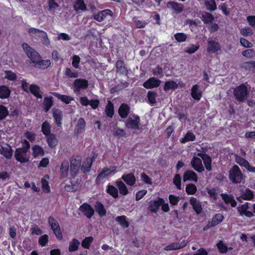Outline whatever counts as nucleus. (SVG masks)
Listing matches in <instances>:
<instances>
[{
  "mask_svg": "<svg viewBox=\"0 0 255 255\" xmlns=\"http://www.w3.org/2000/svg\"><path fill=\"white\" fill-rule=\"evenodd\" d=\"M22 46L27 57L30 59L31 62L34 64V67L45 69L50 66V60L49 59L41 60L40 55L27 43H23Z\"/></svg>",
  "mask_w": 255,
  "mask_h": 255,
  "instance_id": "1",
  "label": "nucleus"
},
{
  "mask_svg": "<svg viewBox=\"0 0 255 255\" xmlns=\"http://www.w3.org/2000/svg\"><path fill=\"white\" fill-rule=\"evenodd\" d=\"M229 178L234 183H240L243 179V174L239 167L234 165L229 172Z\"/></svg>",
  "mask_w": 255,
  "mask_h": 255,
  "instance_id": "2",
  "label": "nucleus"
},
{
  "mask_svg": "<svg viewBox=\"0 0 255 255\" xmlns=\"http://www.w3.org/2000/svg\"><path fill=\"white\" fill-rule=\"evenodd\" d=\"M81 158L80 156H73L70 160V175L71 179H74L78 174L81 166Z\"/></svg>",
  "mask_w": 255,
  "mask_h": 255,
  "instance_id": "3",
  "label": "nucleus"
},
{
  "mask_svg": "<svg viewBox=\"0 0 255 255\" xmlns=\"http://www.w3.org/2000/svg\"><path fill=\"white\" fill-rule=\"evenodd\" d=\"M248 90L247 87L244 84H241L235 88L234 95L238 102H243L247 98Z\"/></svg>",
  "mask_w": 255,
  "mask_h": 255,
  "instance_id": "4",
  "label": "nucleus"
},
{
  "mask_svg": "<svg viewBox=\"0 0 255 255\" xmlns=\"http://www.w3.org/2000/svg\"><path fill=\"white\" fill-rule=\"evenodd\" d=\"M48 222L56 237L59 240H62L63 235L57 221L52 216H49L48 218Z\"/></svg>",
  "mask_w": 255,
  "mask_h": 255,
  "instance_id": "5",
  "label": "nucleus"
},
{
  "mask_svg": "<svg viewBox=\"0 0 255 255\" xmlns=\"http://www.w3.org/2000/svg\"><path fill=\"white\" fill-rule=\"evenodd\" d=\"M132 118L128 117L125 122V126L126 128L130 129L138 130L139 129L140 117L137 115H132Z\"/></svg>",
  "mask_w": 255,
  "mask_h": 255,
  "instance_id": "6",
  "label": "nucleus"
},
{
  "mask_svg": "<svg viewBox=\"0 0 255 255\" xmlns=\"http://www.w3.org/2000/svg\"><path fill=\"white\" fill-rule=\"evenodd\" d=\"M89 86L88 81L85 79H76L73 84V91L75 93H79L82 90L86 89Z\"/></svg>",
  "mask_w": 255,
  "mask_h": 255,
  "instance_id": "7",
  "label": "nucleus"
},
{
  "mask_svg": "<svg viewBox=\"0 0 255 255\" xmlns=\"http://www.w3.org/2000/svg\"><path fill=\"white\" fill-rule=\"evenodd\" d=\"M117 167L115 166H110L108 167H104L102 170L98 174L96 178V183L100 184V181L104 178L110 176L112 173L116 171Z\"/></svg>",
  "mask_w": 255,
  "mask_h": 255,
  "instance_id": "8",
  "label": "nucleus"
},
{
  "mask_svg": "<svg viewBox=\"0 0 255 255\" xmlns=\"http://www.w3.org/2000/svg\"><path fill=\"white\" fill-rule=\"evenodd\" d=\"M27 152L20 148H17L14 152V157L16 160L21 163L29 162V157H27Z\"/></svg>",
  "mask_w": 255,
  "mask_h": 255,
  "instance_id": "9",
  "label": "nucleus"
},
{
  "mask_svg": "<svg viewBox=\"0 0 255 255\" xmlns=\"http://www.w3.org/2000/svg\"><path fill=\"white\" fill-rule=\"evenodd\" d=\"M249 203L246 202L245 204L240 205L237 207V211L240 216H245L248 218H252L254 216L252 212L248 210L249 209Z\"/></svg>",
  "mask_w": 255,
  "mask_h": 255,
  "instance_id": "10",
  "label": "nucleus"
},
{
  "mask_svg": "<svg viewBox=\"0 0 255 255\" xmlns=\"http://www.w3.org/2000/svg\"><path fill=\"white\" fill-rule=\"evenodd\" d=\"M79 210L88 219L91 218L95 213L94 209L92 207L86 202L80 206Z\"/></svg>",
  "mask_w": 255,
  "mask_h": 255,
  "instance_id": "11",
  "label": "nucleus"
},
{
  "mask_svg": "<svg viewBox=\"0 0 255 255\" xmlns=\"http://www.w3.org/2000/svg\"><path fill=\"white\" fill-rule=\"evenodd\" d=\"M161 81L155 77H150L143 84V86L147 89H153L158 87Z\"/></svg>",
  "mask_w": 255,
  "mask_h": 255,
  "instance_id": "12",
  "label": "nucleus"
},
{
  "mask_svg": "<svg viewBox=\"0 0 255 255\" xmlns=\"http://www.w3.org/2000/svg\"><path fill=\"white\" fill-rule=\"evenodd\" d=\"M28 33L36 39L42 38L48 40L47 33L43 30L32 27L29 29Z\"/></svg>",
  "mask_w": 255,
  "mask_h": 255,
  "instance_id": "13",
  "label": "nucleus"
},
{
  "mask_svg": "<svg viewBox=\"0 0 255 255\" xmlns=\"http://www.w3.org/2000/svg\"><path fill=\"white\" fill-rule=\"evenodd\" d=\"M162 203H163V199L160 197H158L157 200L150 201L148 209L151 212L156 213L159 210Z\"/></svg>",
  "mask_w": 255,
  "mask_h": 255,
  "instance_id": "14",
  "label": "nucleus"
},
{
  "mask_svg": "<svg viewBox=\"0 0 255 255\" xmlns=\"http://www.w3.org/2000/svg\"><path fill=\"white\" fill-rule=\"evenodd\" d=\"M221 49V45L218 41L214 40L208 41L207 50L208 53H215L220 51Z\"/></svg>",
  "mask_w": 255,
  "mask_h": 255,
  "instance_id": "15",
  "label": "nucleus"
},
{
  "mask_svg": "<svg viewBox=\"0 0 255 255\" xmlns=\"http://www.w3.org/2000/svg\"><path fill=\"white\" fill-rule=\"evenodd\" d=\"M191 165L194 170L198 172L201 173L204 171L202 160L199 157L194 156L191 161Z\"/></svg>",
  "mask_w": 255,
  "mask_h": 255,
  "instance_id": "16",
  "label": "nucleus"
},
{
  "mask_svg": "<svg viewBox=\"0 0 255 255\" xmlns=\"http://www.w3.org/2000/svg\"><path fill=\"white\" fill-rule=\"evenodd\" d=\"M187 241L183 240L181 243L174 242L170 245L166 246L164 248V250L166 251L176 250L184 248L186 246Z\"/></svg>",
  "mask_w": 255,
  "mask_h": 255,
  "instance_id": "17",
  "label": "nucleus"
},
{
  "mask_svg": "<svg viewBox=\"0 0 255 255\" xmlns=\"http://www.w3.org/2000/svg\"><path fill=\"white\" fill-rule=\"evenodd\" d=\"M189 202L192 206L193 210L197 215L201 214L202 212L203 208L201 203L196 198L191 197L190 198Z\"/></svg>",
  "mask_w": 255,
  "mask_h": 255,
  "instance_id": "18",
  "label": "nucleus"
},
{
  "mask_svg": "<svg viewBox=\"0 0 255 255\" xmlns=\"http://www.w3.org/2000/svg\"><path fill=\"white\" fill-rule=\"evenodd\" d=\"M130 107L126 103H122L119 109L118 113L122 119H126L128 117L130 112Z\"/></svg>",
  "mask_w": 255,
  "mask_h": 255,
  "instance_id": "19",
  "label": "nucleus"
},
{
  "mask_svg": "<svg viewBox=\"0 0 255 255\" xmlns=\"http://www.w3.org/2000/svg\"><path fill=\"white\" fill-rule=\"evenodd\" d=\"M166 6L167 8L172 9L176 13H180L183 10V4L174 1L167 2Z\"/></svg>",
  "mask_w": 255,
  "mask_h": 255,
  "instance_id": "20",
  "label": "nucleus"
},
{
  "mask_svg": "<svg viewBox=\"0 0 255 255\" xmlns=\"http://www.w3.org/2000/svg\"><path fill=\"white\" fill-rule=\"evenodd\" d=\"M86 129V122L83 118L79 119L78 122L75 126L74 132L75 134L78 135L84 132Z\"/></svg>",
  "mask_w": 255,
  "mask_h": 255,
  "instance_id": "21",
  "label": "nucleus"
},
{
  "mask_svg": "<svg viewBox=\"0 0 255 255\" xmlns=\"http://www.w3.org/2000/svg\"><path fill=\"white\" fill-rule=\"evenodd\" d=\"M69 171V163L67 160L62 161L60 168V177L61 179H64L67 177Z\"/></svg>",
  "mask_w": 255,
  "mask_h": 255,
  "instance_id": "22",
  "label": "nucleus"
},
{
  "mask_svg": "<svg viewBox=\"0 0 255 255\" xmlns=\"http://www.w3.org/2000/svg\"><path fill=\"white\" fill-rule=\"evenodd\" d=\"M107 15H113V13L111 9H106L99 12L97 14L94 15V18L99 22H101L104 20Z\"/></svg>",
  "mask_w": 255,
  "mask_h": 255,
  "instance_id": "23",
  "label": "nucleus"
},
{
  "mask_svg": "<svg viewBox=\"0 0 255 255\" xmlns=\"http://www.w3.org/2000/svg\"><path fill=\"white\" fill-rule=\"evenodd\" d=\"M73 8L77 12L85 11L88 10L84 0H76L73 3Z\"/></svg>",
  "mask_w": 255,
  "mask_h": 255,
  "instance_id": "24",
  "label": "nucleus"
},
{
  "mask_svg": "<svg viewBox=\"0 0 255 255\" xmlns=\"http://www.w3.org/2000/svg\"><path fill=\"white\" fill-rule=\"evenodd\" d=\"M198 155L202 159L206 170L210 171L212 170V158L206 153H199Z\"/></svg>",
  "mask_w": 255,
  "mask_h": 255,
  "instance_id": "25",
  "label": "nucleus"
},
{
  "mask_svg": "<svg viewBox=\"0 0 255 255\" xmlns=\"http://www.w3.org/2000/svg\"><path fill=\"white\" fill-rule=\"evenodd\" d=\"M122 179L130 186H133L136 182V178L134 174L132 172L128 174H124L122 176Z\"/></svg>",
  "mask_w": 255,
  "mask_h": 255,
  "instance_id": "26",
  "label": "nucleus"
},
{
  "mask_svg": "<svg viewBox=\"0 0 255 255\" xmlns=\"http://www.w3.org/2000/svg\"><path fill=\"white\" fill-rule=\"evenodd\" d=\"M183 181H193L195 182L198 181V176L196 173L192 170H187L183 174Z\"/></svg>",
  "mask_w": 255,
  "mask_h": 255,
  "instance_id": "27",
  "label": "nucleus"
},
{
  "mask_svg": "<svg viewBox=\"0 0 255 255\" xmlns=\"http://www.w3.org/2000/svg\"><path fill=\"white\" fill-rule=\"evenodd\" d=\"M116 67L117 73L122 75H126L127 74L128 70L123 60H118L116 63Z\"/></svg>",
  "mask_w": 255,
  "mask_h": 255,
  "instance_id": "28",
  "label": "nucleus"
},
{
  "mask_svg": "<svg viewBox=\"0 0 255 255\" xmlns=\"http://www.w3.org/2000/svg\"><path fill=\"white\" fill-rule=\"evenodd\" d=\"M29 89L30 92L37 99L42 98V92L39 86L36 84H31L29 86Z\"/></svg>",
  "mask_w": 255,
  "mask_h": 255,
  "instance_id": "29",
  "label": "nucleus"
},
{
  "mask_svg": "<svg viewBox=\"0 0 255 255\" xmlns=\"http://www.w3.org/2000/svg\"><path fill=\"white\" fill-rule=\"evenodd\" d=\"M46 142L51 148H54L58 143V140L54 133L46 136Z\"/></svg>",
  "mask_w": 255,
  "mask_h": 255,
  "instance_id": "30",
  "label": "nucleus"
},
{
  "mask_svg": "<svg viewBox=\"0 0 255 255\" xmlns=\"http://www.w3.org/2000/svg\"><path fill=\"white\" fill-rule=\"evenodd\" d=\"M221 196L226 204H230L232 207H235L237 206V203L233 195L222 193Z\"/></svg>",
  "mask_w": 255,
  "mask_h": 255,
  "instance_id": "31",
  "label": "nucleus"
},
{
  "mask_svg": "<svg viewBox=\"0 0 255 255\" xmlns=\"http://www.w3.org/2000/svg\"><path fill=\"white\" fill-rule=\"evenodd\" d=\"M52 94L66 104H69L71 101L74 100V98L71 96L61 95L57 92H52Z\"/></svg>",
  "mask_w": 255,
  "mask_h": 255,
  "instance_id": "32",
  "label": "nucleus"
},
{
  "mask_svg": "<svg viewBox=\"0 0 255 255\" xmlns=\"http://www.w3.org/2000/svg\"><path fill=\"white\" fill-rule=\"evenodd\" d=\"M42 105L45 112H48L53 105V97L51 96L45 97Z\"/></svg>",
  "mask_w": 255,
  "mask_h": 255,
  "instance_id": "33",
  "label": "nucleus"
},
{
  "mask_svg": "<svg viewBox=\"0 0 255 255\" xmlns=\"http://www.w3.org/2000/svg\"><path fill=\"white\" fill-rule=\"evenodd\" d=\"M11 91L9 87L5 85L0 86V99H5L9 98Z\"/></svg>",
  "mask_w": 255,
  "mask_h": 255,
  "instance_id": "34",
  "label": "nucleus"
},
{
  "mask_svg": "<svg viewBox=\"0 0 255 255\" xmlns=\"http://www.w3.org/2000/svg\"><path fill=\"white\" fill-rule=\"evenodd\" d=\"M53 117L57 126L58 127H61L62 120V112L58 109L54 110L53 111Z\"/></svg>",
  "mask_w": 255,
  "mask_h": 255,
  "instance_id": "35",
  "label": "nucleus"
},
{
  "mask_svg": "<svg viewBox=\"0 0 255 255\" xmlns=\"http://www.w3.org/2000/svg\"><path fill=\"white\" fill-rule=\"evenodd\" d=\"M199 87L196 84L192 86L191 92L192 97L195 100L199 101L202 97V94L199 91Z\"/></svg>",
  "mask_w": 255,
  "mask_h": 255,
  "instance_id": "36",
  "label": "nucleus"
},
{
  "mask_svg": "<svg viewBox=\"0 0 255 255\" xmlns=\"http://www.w3.org/2000/svg\"><path fill=\"white\" fill-rule=\"evenodd\" d=\"M195 139L196 136L195 134L191 130H189L185 134L184 137L180 139V141L181 143H185L189 141H193Z\"/></svg>",
  "mask_w": 255,
  "mask_h": 255,
  "instance_id": "37",
  "label": "nucleus"
},
{
  "mask_svg": "<svg viewBox=\"0 0 255 255\" xmlns=\"http://www.w3.org/2000/svg\"><path fill=\"white\" fill-rule=\"evenodd\" d=\"M96 212L100 217H103L106 214V210L104 205L99 201H97L95 206Z\"/></svg>",
  "mask_w": 255,
  "mask_h": 255,
  "instance_id": "38",
  "label": "nucleus"
},
{
  "mask_svg": "<svg viewBox=\"0 0 255 255\" xmlns=\"http://www.w3.org/2000/svg\"><path fill=\"white\" fill-rule=\"evenodd\" d=\"M92 164H93L92 160L86 159V160L83 162V163L81 167V170L82 172L84 174H86V173L89 172L91 170Z\"/></svg>",
  "mask_w": 255,
  "mask_h": 255,
  "instance_id": "39",
  "label": "nucleus"
},
{
  "mask_svg": "<svg viewBox=\"0 0 255 255\" xmlns=\"http://www.w3.org/2000/svg\"><path fill=\"white\" fill-rule=\"evenodd\" d=\"M105 114L107 117L112 118L115 113L114 104L111 101H108L107 105L105 110Z\"/></svg>",
  "mask_w": 255,
  "mask_h": 255,
  "instance_id": "40",
  "label": "nucleus"
},
{
  "mask_svg": "<svg viewBox=\"0 0 255 255\" xmlns=\"http://www.w3.org/2000/svg\"><path fill=\"white\" fill-rule=\"evenodd\" d=\"M178 88V84L176 82L173 80H169L165 82L163 90L165 92H167L170 90L173 91L175 90Z\"/></svg>",
  "mask_w": 255,
  "mask_h": 255,
  "instance_id": "41",
  "label": "nucleus"
},
{
  "mask_svg": "<svg viewBox=\"0 0 255 255\" xmlns=\"http://www.w3.org/2000/svg\"><path fill=\"white\" fill-rule=\"evenodd\" d=\"M127 216L125 215L117 216L115 218V220L124 228H128L129 226V223L127 220Z\"/></svg>",
  "mask_w": 255,
  "mask_h": 255,
  "instance_id": "42",
  "label": "nucleus"
},
{
  "mask_svg": "<svg viewBox=\"0 0 255 255\" xmlns=\"http://www.w3.org/2000/svg\"><path fill=\"white\" fill-rule=\"evenodd\" d=\"M200 18L205 24L211 23L214 20V16L211 13L208 12H203Z\"/></svg>",
  "mask_w": 255,
  "mask_h": 255,
  "instance_id": "43",
  "label": "nucleus"
},
{
  "mask_svg": "<svg viewBox=\"0 0 255 255\" xmlns=\"http://www.w3.org/2000/svg\"><path fill=\"white\" fill-rule=\"evenodd\" d=\"M51 127L50 123L47 121H44L41 125V131L46 136L51 134Z\"/></svg>",
  "mask_w": 255,
  "mask_h": 255,
  "instance_id": "44",
  "label": "nucleus"
},
{
  "mask_svg": "<svg viewBox=\"0 0 255 255\" xmlns=\"http://www.w3.org/2000/svg\"><path fill=\"white\" fill-rule=\"evenodd\" d=\"M0 153L6 158L10 159L12 156L13 150L9 145L6 144V147H2V149Z\"/></svg>",
  "mask_w": 255,
  "mask_h": 255,
  "instance_id": "45",
  "label": "nucleus"
},
{
  "mask_svg": "<svg viewBox=\"0 0 255 255\" xmlns=\"http://www.w3.org/2000/svg\"><path fill=\"white\" fill-rule=\"evenodd\" d=\"M32 156L36 158L39 155L43 156L45 154L43 148L39 145H34L32 148Z\"/></svg>",
  "mask_w": 255,
  "mask_h": 255,
  "instance_id": "46",
  "label": "nucleus"
},
{
  "mask_svg": "<svg viewBox=\"0 0 255 255\" xmlns=\"http://www.w3.org/2000/svg\"><path fill=\"white\" fill-rule=\"evenodd\" d=\"M254 192L249 188L246 189L245 191L241 195L242 199L249 201L252 200L254 198Z\"/></svg>",
  "mask_w": 255,
  "mask_h": 255,
  "instance_id": "47",
  "label": "nucleus"
},
{
  "mask_svg": "<svg viewBox=\"0 0 255 255\" xmlns=\"http://www.w3.org/2000/svg\"><path fill=\"white\" fill-rule=\"evenodd\" d=\"M106 192L114 198H117L119 196L118 189L110 184L107 186Z\"/></svg>",
  "mask_w": 255,
  "mask_h": 255,
  "instance_id": "48",
  "label": "nucleus"
},
{
  "mask_svg": "<svg viewBox=\"0 0 255 255\" xmlns=\"http://www.w3.org/2000/svg\"><path fill=\"white\" fill-rule=\"evenodd\" d=\"M116 184L121 194L125 196L128 193V189L124 182L121 181H118Z\"/></svg>",
  "mask_w": 255,
  "mask_h": 255,
  "instance_id": "49",
  "label": "nucleus"
},
{
  "mask_svg": "<svg viewBox=\"0 0 255 255\" xmlns=\"http://www.w3.org/2000/svg\"><path fill=\"white\" fill-rule=\"evenodd\" d=\"M80 242L76 239H73L70 242L69 246V251L70 252H75L78 249Z\"/></svg>",
  "mask_w": 255,
  "mask_h": 255,
  "instance_id": "50",
  "label": "nucleus"
},
{
  "mask_svg": "<svg viewBox=\"0 0 255 255\" xmlns=\"http://www.w3.org/2000/svg\"><path fill=\"white\" fill-rule=\"evenodd\" d=\"M206 8L210 11H214L217 9V4L215 0H207L205 2Z\"/></svg>",
  "mask_w": 255,
  "mask_h": 255,
  "instance_id": "51",
  "label": "nucleus"
},
{
  "mask_svg": "<svg viewBox=\"0 0 255 255\" xmlns=\"http://www.w3.org/2000/svg\"><path fill=\"white\" fill-rule=\"evenodd\" d=\"M78 187V184L77 182L70 181V184H66L65 186V189L68 192H72L75 191L77 189Z\"/></svg>",
  "mask_w": 255,
  "mask_h": 255,
  "instance_id": "52",
  "label": "nucleus"
},
{
  "mask_svg": "<svg viewBox=\"0 0 255 255\" xmlns=\"http://www.w3.org/2000/svg\"><path fill=\"white\" fill-rule=\"evenodd\" d=\"M9 115V111L6 107L0 105V121H2L6 118Z\"/></svg>",
  "mask_w": 255,
  "mask_h": 255,
  "instance_id": "53",
  "label": "nucleus"
},
{
  "mask_svg": "<svg viewBox=\"0 0 255 255\" xmlns=\"http://www.w3.org/2000/svg\"><path fill=\"white\" fill-rule=\"evenodd\" d=\"M93 240L94 238L92 236L86 237L82 242V247L89 249Z\"/></svg>",
  "mask_w": 255,
  "mask_h": 255,
  "instance_id": "54",
  "label": "nucleus"
},
{
  "mask_svg": "<svg viewBox=\"0 0 255 255\" xmlns=\"http://www.w3.org/2000/svg\"><path fill=\"white\" fill-rule=\"evenodd\" d=\"M243 68L250 71H255V61H248L243 63Z\"/></svg>",
  "mask_w": 255,
  "mask_h": 255,
  "instance_id": "55",
  "label": "nucleus"
},
{
  "mask_svg": "<svg viewBox=\"0 0 255 255\" xmlns=\"http://www.w3.org/2000/svg\"><path fill=\"white\" fill-rule=\"evenodd\" d=\"M185 190L188 195H194L197 192V189L195 185L190 183L187 185Z\"/></svg>",
  "mask_w": 255,
  "mask_h": 255,
  "instance_id": "56",
  "label": "nucleus"
},
{
  "mask_svg": "<svg viewBox=\"0 0 255 255\" xmlns=\"http://www.w3.org/2000/svg\"><path fill=\"white\" fill-rule=\"evenodd\" d=\"M224 219V216L220 213L216 214L213 217L212 222L215 226L221 223Z\"/></svg>",
  "mask_w": 255,
  "mask_h": 255,
  "instance_id": "57",
  "label": "nucleus"
},
{
  "mask_svg": "<svg viewBox=\"0 0 255 255\" xmlns=\"http://www.w3.org/2000/svg\"><path fill=\"white\" fill-rule=\"evenodd\" d=\"M175 39L178 42H183L186 40L187 35L183 32L176 33L174 35Z\"/></svg>",
  "mask_w": 255,
  "mask_h": 255,
  "instance_id": "58",
  "label": "nucleus"
},
{
  "mask_svg": "<svg viewBox=\"0 0 255 255\" xmlns=\"http://www.w3.org/2000/svg\"><path fill=\"white\" fill-rule=\"evenodd\" d=\"M157 97V93L153 91H148L147 94V97L149 102L151 104H154L156 103V98Z\"/></svg>",
  "mask_w": 255,
  "mask_h": 255,
  "instance_id": "59",
  "label": "nucleus"
},
{
  "mask_svg": "<svg viewBox=\"0 0 255 255\" xmlns=\"http://www.w3.org/2000/svg\"><path fill=\"white\" fill-rule=\"evenodd\" d=\"M42 189L46 193H49L51 192L49 182L46 179L42 178L41 179Z\"/></svg>",
  "mask_w": 255,
  "mask_h": 255,
  "instance_id": "60",
  "label": "nucleus"
},
{
  "mask_svg": "<svg viewBox=\"0 0 255 255\" xmlns=\"http://www.w3.org/2000/svg\"><path fill=\"white\" fill-rule=\"evenodd\" d=\"M132 21L135 23L136 27L138 28H142L145 26L147 22L145 21L138 20L137 17L134 16L132 18Z\"/></svg>",
  "mask_w": 255,
  "mask_h": 255,
  "instance_id": "61",
  "label": "nucleus"
},
{
  "mask_svg": "<svg viewBox=\"0 0 255 255\" xmlns=\"http://www.w3.org/2000/svg\"><path fill=\"white\" fill-rule=\"evenodd\" d=\"M173 182L178 189H181V178L179 174H176L174 175Z\"/></svg>",
  "mask_w": 255,
  "mask_h": 255,
  "instance_id": "62",
  "label": "nucleus"
},
{
  "mask_svg": "<svg viewBox=\"0 0 255 255\" xmlns=\"http://www.w3.org/2000/svg\"><path fill=\"white\" fill-rule=\"evenodd\" d=\"M170 204L172 206H176L178 204L180 198L179 196L173 194H170L168 196Z\"/></svg>",
  "mask_w": 255,
  "mask_h": 255,
  "instance_id": "63",
  "label": "nucleus"
},
{
  "mask_svg": "<svg viewBox=\"0 0 255 255\" xmlns=\"http://www.w3.org/2000/svg\"><path fill=\"white\" fill-rule=\"evenodd\" d=\"M5 78L12 81H14L16 80L17 76L15 73L10 70L5 71Z\"/></svg>",
  "mask_w": 255,
  "mask_h": 255,
  "instance_id": "64",
  "label": "nucleus"
}]
</instances>
